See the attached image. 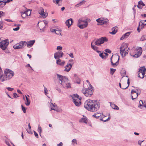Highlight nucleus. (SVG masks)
I'll list each match as a JSON object with an SVG mask.
<instances>
[{"label": "nucleus", "instance_id": "obj_2", "mask_svg": "<svg viewBox=\"0 0 146 146\" xmlns=\"http://www.w3.org/2000/svg\"><path fill=\"white\" fill-rule=\"evenodd\" d=\"M56 75L58 78L61 81V84L64 88H68L70 87V84L67 77L58 74Z\"/></svg>", "mask_w": 146, "mask_h": 146}, {"label": "nucleus", "instance_id": "obj_12", "mask_svg": "<svg viewBox=\"0 0 146 146\" xmlns=\"http://www.w3.org/2000/svg\"><path fill=\"white\" fill-rule=\"evenodd\" d=\"M25 41H21L18 43L14 45L13 48L15 49H21L23 48L25 46Z\"/></svg>", "mask_w": 146, "mask_h": 146}, {"label": "nucleus", "instance_id": "obj_9", "mask_svg": "<svg viewBox=\"0 0 146 146\" xmlns=\"http://www.w3.org/2000/svg\"><path fill=\"white\" fill-rule=\"evenodd\" d=\"M9 41L8 39L1 40L0 38V48L2 50L6 49L8 45Z\"/></svg>", "mask_w": 146, "mask_h": 146}, {"label": "nucleus", "instance_id": "obj_48", "mask_svg": "<svg viewBox=\"0 0 146 146\" xmlns=\"http://www.w3.org/2000/svg\"><path fill=\"white\" fill-rule=\"evenodd\" d=\"M60 1H62V0H53V2L54 3H56V4H58Z\"/></svg>", "mask_w": 146, "mask_h": 146}, {"label": "nucleus", "instance_id": "obj_53", "mask_svg": "<svg viewBox=\"0 0 146 146\" xmlns=\"http://www.w3.org/2000/svg\"><path fill=\"white\" fill-rule=\"evenodd\" d=\"M19 27H17L16 28H13V30L14 31H17L19 30Z\"/></svg>", "mask_w": 146, "mask_h": 146}, {"label": "nucleus", "instance_id": "obj_47", "mask_svg": "<svg viewBox=\"0 0 146 146\" xmlns=\"http://www.w3.org/2000/svg\"><path fill=\"white\" fill-rule=\"evenodd\" d=\"M6 88L9 91H12L14 90L13 88H11L10 87H6Z\"/></svg>", "mask_w": 146, "mask_h": 146}, {"label": "nucleus", "instance_id": "obj_61", "mask_svg": "<svg viewBox=\"0 0 146 146\" xmlns=\"http://www.w3.org/2000/svg\"><path fill=\"white\" fill-rule=\"evenodd\" d=\"M27 132H28V133H29V134H32V132L31 131L30 129H29V130H28L27 129Z\"/></svg>", "mask_w": 146, "mask_h": 146}, {"label": "nucleus", "instance_id": "obj_34", "mask_svg": "<svg viewBox=\"0 0 146 146\" xmlns=\"http://www.w3.org/2000/svg\"><path fill=\"white\" fill-rule=\"evenodd\" d=\"M91 47L93 50L96 51L98 49V47L95 45H92V43L91 44Z\"/></svg>", "mask_w": 146, "mask_h": 146}, {"label": "nucleus", "instance_id": "obj_35", "mask_svg": "<svg viewBox=\"0 0 146 146\" xmlns=\"http://www.w3.org/2000/svg\"><path fill=\"white\" fill-rule=\"evenodd\" d=\"M51 106H53V107H52L51 108L50 110L51 111L52 110H55V108H56V106L55 105V104H53L52 103Z\"/></svg>", "mask_w": 146, "mask_h": 146}, {"label": "nucleus", "instance_id": "obj_36", "mask_svg": "<svg viewBox=\"0 0 146 146\" xmlns=\"http://www.w3.org/2000/svg\"><path fill=\"white\" fill-rule=\"evenodd\" d=\"M38 131L39 132L40 134V135L42 131V129L41 127L39 125H38Z\"/></svg>", "mask_w": 146, "mask_h": 146}, {"label": "nucleus", "instance_id": "obj_19", "mask_svg": "<svg viewBox=\"0 0 146 146\" xmlns=\"http://www.w3.org/2000/svg\"><path fill=\"white\" fill-rule=\"evenodd\" d=\"M131 93L132 94L131 98L132 100H133L137 98L138 96V93L137 92L136 90H133L131 91Z\"/></svg>", "mask_w": 146, "mask_h": 146}, {"label": "nucleus", "instance_id": "obj_8", "mask_svg": "<svg viewBox=\"0 0 146 146\" xmlns=\"http://www.w3.org/2000/svg\"><path fill=\"white\" fill-rule=\"evenodd\" d=\"M72 97L73 102L75 105L78 106H80L81 103V98H79V96L77 94H74Z\"/></svg>", "mask_w": 146, "mask_h": 146}, {"label": "nucleus", "instance_id": "obj_30", "mask_svg": "<svg viewBox=\"0 0 146 146\" xmlns=\"http://www.w3.org/2000/svg\"><path fill=\"white\" fill-rule=\"evenodd\" d=\"M25 97L26 98V100L25 101V104L27 106H29V105L30 104V101L29 99L27 98V96H25Z\"/></svg>", "mask_w": 146, "mask_h": 146}, {"label": "nucleus", "instance_id": "obj_39", "mask_svg": "<svg viewBox=\"0 0 146 146\" xmlns=\"http://www.w3.org/2000/svg\"><path fill=\"white\" fill-rule=\"evenodd\" d=\"M145 40H146V35L143 36L141 38V40L142 41Z\"/></svg>", "mask_w": 146, "mask_h": 146}, {"label": "nucleus", "instance_id": "obj_4", "mask_svg": "<svg viewBox=\"0 0 146 146\" xmlns=\"http://www.w3.org/2000/svg\"><path fill=\"white\" fill-rule=\"evenodd\" d=\"M14 74V72L8 69H5L4 71V74L3 78L1 79V81L8 80L11 79Z\"/></svg>", "mask_w": 146, "mask_h": 146}, {"label": "nucleus", "instance_id": "obj_43", "mask_svg": "<svg viewBox=\"0 0 146 146\" xmlns=\"http://www.w3.org/2000/svg\"><path fill=\"white\" fill-rule=\"evenodd\" d=\"M21 107L22 109V110L23 111V112L24 113H26V108H25L23 105H21Z\"/></svg>", "mask_w": 146, "mask_h": 146}, {"label": "nucleus", "instance_id": "obj_7", "mask_svg": "<svg viewBox=\"0 0 146 146\" xmlns=\"http://www.w3.org/2000/svg\"><path fill=\"white\" fill-rule=\"evenodd\" d=\"M77 25L81 29H83L86 27L88 25L87 20H84L82 18L78 20Z\"/></svg>", "mask_w": 146, "mask_h": 146}, {"label": "nucleus", "instance_id": "obj_5", "mask_svg": "<svg viewBox=\"0 0 146 146\" xmlns=\"http://www.w3.org/2000/svg\"><path fill=\"white\" fill-rule=\"evenodd\" d=\"M82 92L86 97H90L93 94V90L92 89V86L91 84L89 85L88 88H83L82 90Z\"/></svg>", "mask_w": 146, "mask_h": 146}, {"label": "nucleus", "instance_id": "obj_62", "mask_svg": "<svg viewBox=\"0 0 146 146\" xmlns=\"http://www.w3.org/2000/svg\"><path fill=\"white\" fill-rule=\"evenodd\" d=\"M63 145V144L62 142H60L59 144H57L58 146H62Z\"/></svg>", "mask_w": 146, "mask_h": 146}, {"label": "nucleus", "instance_id": "obj_33", "mask_svg": "<svg viewBox=\"0 0 146 146\" xmlns=\"http://www.w3.org/2000/svg\"><path fill=\"white\" fill-rule=\"evenodd\" d=\"M101 115V114L100 113H94V115H92L94 117H95L96 118H98Z\"/></svg>", "mask_w": 146, "mask_h": 146}, {"label": "nucleus", "instance_id": "obj_16", "mask_svg": "<svg viewBox=\"0 0 146 146\" xmlns=\"http://www.w3.org/2000/svg\"><path fill=\"white\" fill-rule=\"evenodd\" d=\"M39 27L40 30L43 31L45 27V23L44 21L39 22L37 25Z\"/></svg>", "mask_w": 146, "mask_h": 146}, {"label": "nucleus", "instance_id": "obj_1", "mask_svg": "<svg viewBox=\"0 0 146 146\" xmlns=\"http://www.w3.org/2000/svg\"><path fill=\"white\" fill-rule=\"evenodd\" d=\"M84 107L89 111L95 112L99 109L100 107V102L97 100H88L85 102Z\"/></svg>", "mask_w": 146, "mask_h": 146}, {"label": "nucleus", "instance_id": "obj_11", "mask_svg": "<svg viewBox=\"0 0 146 146\" xmlns=\"http://www.w3.org/2000/svg\"><path fill=\"white\" fill-rule=\"evenodd\" d=\"M146 70V69L144 66L140 68L138 72V77L140 78H143L144 76Z\"/></svg>", "mask_w": 146, "mask_h": 146}, {"label": "nucleus", "instance_id": "obj_41", "mask_svg": "<svg viewBox=\"0 0 146 146\" xmlns=\"http://www.w3.org/2000/svg\"><path fill=\"white\" fill-rule=\"evenodd\" d=\"M116 70L113 68L110 69L111 73L112 74H113L115 71Z\"/></svg>", "mask_w": 146, "mask_h": 146}, {"label": "nucleus", "instance_id": "obj_10", "mask_svg": "<svg viewBox=\"0 0 146 146\" xmlns=\"http://www.w3.org/2000/svg\"><path fill=\"white\" fill-rule=\"evenodd\" d=\"M108 41V39L106 37H102L97 39L95 42V44L96 45L99 46L105 42H107Z\"/></svg>", "mask_w": 146, "mask_h": 146}, {"label": "nucleus", "instance_id": "obj_50", "mask_svg": "<svg viewBox=\"0 0 146 146\" xmlns=\"http://www.w3.org/2000/svg\"><path fill=\"white\" fill-rule=\"evenodd\" d=\"M62 47L61 46H58L57 47V50H62Z\"/></svg>", "mask_w": 146, "mask_h": 146}, {"label": "nucleus", "instance_id": "obj_29", "mask_svg": "<svg viewBox=\"0 0 146 146\" xmlns=\"http://www.w3.org/2000/svg\"><path fill=\"white\" fill-rule=\"evenodd\" d=\"M110 106L111 108L117 110H118L119 109V107L117 105L113 104L111 103Z\"/></svg>", "mask_w": 146, "mask_h": 146}, {"label": "nucleus", "instance_id": "obj_26", "mask_svg": "<svg viewBox=\"0 0 146 146\" xmlns=\"http://www.w3.org/2000/svg\"><path fill=\"white\" fill-rule=\"evenodd\" d=\"M118 30V27H113L112 29V32H110L111 34L112 35L115 34L117 32Z\"/></svg>", "mask_w": 146, "mask_h": 146}, {"label": "nucleus", "instance_id": "obj_55", "mask_svg": "<svg viewBox=\"0 0 146 146\" xmlns=\"http://www.w3.org/2000/svg\"><path fill=\"white\" fill-rule=\"evenodd\" d=\"M13 97L14 98H17V97H16L17 96V97H19V96H18L17 94L16 93H14L13 94Z\"/></svg>", "mask_w": 146, "mask_h": 146}, {"label": "nucleus", "instance_id": "obj_15", "mask_svg": "<svg viewBox=\"0 0 146 146\" xmlns=\"http://www.w3.org/2000/svg\"><path fill=\"white\" fill-rule=\"evenodd\" d=\"M74 63H68L64 67V71L66 72H69L72 67Z\"/></svg>", "mask_w": 146, "mask_h": 146}, {"label": "nucleus", "instance_id": "obj_27", "mask_svg": "<svg viewBox=\"0 0 146 146\" xmlns=\"http://www.w3.org/2000/svg\"><path fill=\"white\" fill-rule=\"evenodd\" d=\"M74 79H75V82L79 84L80 83V80L76 74H74Z\"/></svg>", "mask_w": 146, "mask_h": 146}, {"label": "nucleus", "instance_id": "obj_49", "mask_svg": "<svg viewBox=\"0 0 146 146\" xmlns=\"http://www.w3.org/2000/svg\"><path fill=\"white\" fill-rule=\"evenodd\" d=\"M105 51L106 52H108L109 53H110L111 52V51L109 50V49H106L105 50Z\"/></svg>", "mask_w": 146, "mask_h": 146}, {"label": "nucleus", "instance_id": "obj_56", "mask_svg": "<svg viewBox=\"0 0 146 146\" xmlns=\"http://www.w3.org/2000/svg\"><path fill=\"white\" fill-rule=\"evenodd\" d=\"M137 6L138 8H139V9H142V7L141 6V5H140V4H139L138 3V5H137Z\"/></svg>", "mask_w": 146, "mask_h": 146}, {"label": "nucleus", "instance_id": "obj_3", "mask_svg": "<svg viewBox=\"0 0 146 146\" xmlns=\"http://www.w3.org/2000/svg\"><path fill=\"white\" fill-rule=\"evenodd\" d=\"M142 52V49L141 47H138L136 49L133 47L130 50V54L134 57L138 58L141 55Z\"/></svg>", "mask_w": 146, "mask_h": 146}, {"label": "nucleus", "instance_id": "obj_20", "mask_svg": "<svg viewBox=\"0 0 146 146\" xmlns=\"http://www.w3.org/2000/svg\"><path fill=\"white\" fill-rule=\"evenodd\" d=\"M146 25V20H141L140 21L139 23V26L140 28L142 29L144 26Z\"/></svg>", "mask_w": 146, "mask_h": 146}, {"label": "nucleus", "instance_id": "obj_54", "mask_svg": "<svg viewBox=\"0 0 146 146\" xmlns=\"http://www.w3.org/2000/svg\"><path fill=\"white\" fill-rule=\"evenodd\" d=\"M34 134H35V136L36 137H37V138H38V134L35 131H34Z\"/></svg>", "mask_w": 146, "mask_h": 146}, {"label": "nucleus", "instance_id": "obj_46", "mask_svg": "<svg viewBox=\"0 0 146 146\" xmlns=\"http://www.w3.org/2000/svg\"><path fill=\"white\" fill-rule=\"evenodd\" d=\"M11 1H12V0H7L6 1V0L4 1V3H5L4 5H5L6 3H9Z\"/></svg>", "mask_w": 146, "mask_h": 146}, {"label": "nucleus", "instance_id": "obj_28", "mask_svg": "<svg viewBox=\"0 0 146 146\" xmlns=\"http://www.w3.org/2000/svg\"><path fill=\"white\" fill-rule=\"evenodd\" d=\"M80 122H83L85 123H87V119L86 117H84L81 118L79 120Z\"/></svg>", "mask_w": 146, "mask_h": 146}, {"label": "nucleus", "instance_id": "obj_60", "mask_svg": "<svg viewBox=\"0 0 146 146\" xmlns=\"http://www.w3.org/2000/svg\"><path fill=\"white\" fill-rule=\"evenodd\" d=\"M84 36L85 38H88V33H85Z\"/></svg>", "mask_w": 146, "mask_h": 146}, {"label": "nucleus", "instance_id": "obj_42", "mask_svg": "<svg viewBox=\"0 0 146 146\" xmlns=\"http://www.w3.org/2000/svg\"><path fill=\"white\" fill-rule=\"evenodd\" d=\"M25 12H27L26 14H27L28 15L27 16H29L31 15V12L29 10H27L25 11Z\"/></svg>", "mask_w": 146, "mask_h": 146}, {"label": "nucleus", "instance_id": "obj_24", "mask_svg": "<svg viewBox=\"0 0 146 146\" xmlns=\"http://www.w3.org/2000/svg\"><path fill=\"white\" fill-rule=\"evenodd\" d=\"M61 60L59 58H58V60H56V63L57 64L61 66H63L65 63L64 61L63 60L62 62Z\"/></svg>", "mask_w": 146, "mask_h": 146}, {"label": "nucleus", "instance_id": "obj_38", "mask_svg": "<svg viewBox=\"0 0 146 146\" xmlns=\"http://www.w3.org/2000/svg\"><path fill=\"white\" fill-rule=\"evenodd\" d=\"M125 85H126V83H125V84H122V87L121 88L122 89H125L128 88V86H125Z\"/></svg>", "mask_w": 146, "mask_h": 146}, {"label": "nucleus", "instance_id": "obj_37", "mask_svg": "<svg viewBox=\"0 0 146 146\" xmlns=\"http://www.w3.org/2000/svg\"><path fill=\"white\" fill-rule=\"evenodd\" d=\"M72 144L73 145H74L75 144H77V140L76 139H74L72 140Z\"/></svg>", "mask_w": 146, "mask_h": 146}, {"label": "nucleus", "instance_id": "obj_31", "mask_svg": "<svg viewBox=\"0 0 146 146\" xmlns=\"http://www.w3.org/2000/svg\"><path fill=\"white\" fill-rule=\"evenodd\" d=\"M85 2L86 1L85 0L82 1H80L78 4L76 5L75 6L77 7H78L84 4Z\"/></svg>", "mask_w": 146, "mask_h": 146}, {"label": "nucleus", "instance_id": "obj_22", "mask_svg": "<svg viewBox=\"0 0 146 146\" xmlns=\"http://www.w3.org/2000/svg\"><path fill=\"white\" fill-rule=\"evenodd\" d=\"M73 22V20L72 19H70L67 20L66 22L65 23L67 26H68V28H69Z\"/></svg>", "mask_w": 146, "mask_h": 146}, {"label": "nucleus", "instance_id": "obj_21", "mask_svg": "<svg viewBox=\"0 0 146 146\" xmlns=\"http://www.w3.org/2000/svg\"><path fill=\"white\" fill-rule=\"evenodd\" d=\"M35 42V40H30L27 42H26L25 44H27V46L28 48L31 47Z\"/></svg>", "mask_w": 146, "mask_h": 146}, {"label": "nucleus", "instance_id": "obj_44", "mask_svg": "<svg viewBox=\"0 0 146 146\" xmlns=\"http://www.w3.org/2000/svg\"><path fill=\"white\" fill-rule=\"evenodd\" d=\"M138 3H139V4H140V5L143 6H144L145 5V4L141 0L139 1Z\"/></svg>", "mask_w": 146, "mask_h": 146}, {"label": "nucleus", "instance_id": "obj_32", "mask_svg": "<svg viewBox=\"0 0 146 146\" xmlns=\"http://www.w3.org/2000/svg\"><path fill=\"white\" fill-rule=\"evenodd\" d=\"M26 13L27 12H25V11L24 12H21V16L23 18H25L27 15H28Z\"/></svg>", "mask_w": 146, "mask_h": 146}, {"label": "nucleus", "instance_id": "obj_51", "mask_svg": "<svg viewBox=\"0 0 146 146\" xmlns=\"http://www.w3.org/2000/svg\"><path fill=\"white\" fill-rule=\"evenodd\" d=\"M5 13L2 11H0V18L2 16L4 15Z\"/></svg>", "mask_w": 146, "mask_h": 146}, {"label": "nucleus", "instance_id": "obj_14", "mask_svg": "<svg viewBox=\"0 0 146 146\" xmlns=\"http://www.w3.org/2000/svg\"><path fill=\"white\" fill-rule=\"evenodd\" d=\"M96 21L99 23L105 24L107 23L108 20L102 18H100L96 20Z\"/></svg>", "mask_w": 146, "mask_h": 146}, {"label": "nucleus", "instance_id": "obj_58", "mask_svg": "<svg viewBox=\"0 0 146 146\" xmlns=\"http://www.w3.org/2000/svg\"><path fill=\"white\" fill-rule=\"evenodd\" d=\"M5 20L7 21V22H13V21L10 20V19H5Z\"/></svg>", "mask_w": 146, "mask_h": 146}, {"label": "nucleus", "instance_id": "obj_52", "mask_svg": "<svg viewBox=\"0 0 146 146\" xmlns=\"http://www.w3.org/2000/svg\"><path fill=\"white\" fill-rule=\"evenodd\" d=\"M103 53H101L99 54L100 56L103 58L105 57V56L103 55Z\"/></svg>", "mask_w": 146, "mask_h": 146}, {"label": "nucleus", "instance_id": "obj_45", "mask_svg": "<svg viewBox=\"0 0 146 146\" xmlns=\"http://www.w3.org/2000/svg\"><path fill=\"white\" fill-rule=\"evenodd\" d=\"M44 93L46 95H47L48 93L47 92H48V90L47 88L44 87Z\"/></svg>", "mask_w": 146, "mask_h": 146}, {"label": "nucleus", "instance_id": "obj_57", "mask_svg": "<svg viewBox=\"0 0 146 146\" xmlns=\"http://www.w3.org/2000/svg\"><path fill=\"white\" fill-rule=\"evenodd\" d=\"M68 55L71 58H73L74 57L73 54L72 53H70Z\"/></svg>", "mask_w": 146, "mask_h": 146}, {"label": "nucleus", "instance_id": "obj_40", "mask_svg": "<svg viewBox=\"0 0 146 146\" xmlns=\"http://www.w3.org/2000/svg\"><path fill=\"white\" fill-rule=\"evenodd\" d=\"M3 72L2 70L0 71V79L1 81V79L3 78V75H2Z\"/></svg>", "mask_w": 146, "mask_h": 146}, {"label": "nucleus", "instance_id": "obj_25", "mask_svg": "<svg viewBox=\"0 0 146 146\" xmlns=\"http://www.w3.org/2000/svg\"><path fill=\"white\" fill-rule=\"evenodd\" d=\"M131 33V32H128L125 33V34L123 35L120 38V40H122L125 38H127L128 37V36Z\"/></svg>", "mask_w": 146, "mask_h": 146}, {"label": "nucleus", "instance_id": "obj_64", "mask_svg": "<svg viewBox=\"0 0 146 146\" xmlns=\"http://www.w3.org/2000/svg\"><path fill=\"white\" fill-rule=\"evenodd\" d=\"M17 92H18V93L20 94H22V92H21V91L20 90H17Z\"/></svg>", "mask_w": 146, "mask_h": 146}, {"label": "nucleus", "instance_id": "obj_17", "mask_svg": "<svg viewBox=\"0 0 146 146\" xmlns=\"http://www.w3.org/2000/svg\"><path fill=\"white\" fill-rule=\"evenodd\" d=\"M38 13L44 18H45L48 15L47 13H45L44 12L43 9L42 7H40L38 10Z\"/></svg>", "mask_w": 146, "mask_h": 146}, {"label": "nucleus", "instance_id": "obj_13", "mask_svg": "<svg viewBox=\"0 0 146 146\" xmlns=\"http://www.w3.org/2000/svg\"><path fill=\"white\" fill-rule=\"evenodd\" d=\"M113 55L111 56L110 58L111 62V65L113 66V67H115L118 64V61L119 60V57H118L117 56H114L113 57V59L114 60H117L116 62L114 61V62H113V61L112 60V58H113Z\"/></svg>", "mask_w": 146, "mask_h": 146}, {"label": "nucleus", "instance_id": "obj_63", "mask_svg": "<svg viewBox=\"0 0 146 146\" xmlns=\"http://www.w3.org/2000/svg\"><path fill=\"white\" fill-rule=\"evenodd\" d=\"M26 66V67H30L31 69H32V67L30 66V65L29 64H27Z\"/></svg>", "mask_w": 146, "mask_h": 146}, {"label": "nucleus", "instance_id": "obj_23", "mask_svg": "<svg viewBox=\"0 0 146 146\" xmlns=\"http://www.w3.org/2000/svg\"><path fill=\"white\" fill-rule=\"evenodd\" d=\"M139 105L138 106V107H141V109H143L144 107L146 108V104L144 103H143L142 100H140L139 101Z\"/></svg>", "mask_w": 146, "mask_h": 146}, {"label": "nucleus", "instance_id": "obj_6", "mask_svg": "<svg viewBox=\"0 0 146 146\" xmlns=\"http://www.w3.org/2000/svg\"><path fill=\"white\" fill-rule=\"evenodd\" d=\"M128 45L126 43H123L121 45L120 49V53L123 57H124L128 53V50L129 49H127Z\"/></svg>", "mask_w": 146, "mask_h": 146}, {"label": "nucleus", "instance_id": "obj_18", "mask_svg": "<svg viewBox=\"0 0 146 146\" xmlns=\"http://www.w3.org/2000/svg\"><path fill=\"white\" fill-rule=\"evenodd\" d=\"M64 54L62 52L58 51L55 53L54 54V58L55 59H57L59 58L62 57L63 55Z\"/></svg>", "mask_w": 146, "mask_h": 146}, {"label": "nucleus", "instance_id": "obj_59", "mask_svg": "<svg viewBox=\"0 0 146 146\" xmlns=\"http://www.w3.org/2000/svg\"><path fill=\"white\" fill-rule=\"evenodd\" d=\"M3 28V25L0 22V29H1Z\"/></svg>", "mask_w": 146, "mask_h": 146}]
</instances>
